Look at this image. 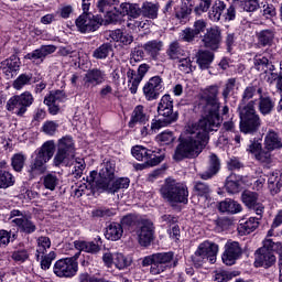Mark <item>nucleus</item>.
Instances as JSON below:
<instances>
[{
	"label": "nucleus",
	"mask_w": 282,
	"mask_h": 282,
	"mask_svg": "<svg viewBox=\"0 0 282 282\" xmlns=\"http://www.w3.org/2000/svg\"><path fill=\"white\" fill-rule=\"evenodd\" d=\"M221 164L219 163V158L217 155L212 154L209 156V167L206 172L199 174L200 180H210L214 175L219 173V169Z\"/></svg>",
	"instance_id": "obj_37"
},
{
	"label": "nucleus",
	"mask_w": 282,
	"mask_h": 282,
	"mask_svg": "<svg viewBox=\"0 0 282 282\" xmlns=\"http://www.w3.org/2000/svg\"><path fill=\"white\" fill-rule=\"evenodd\" d=\"M56 151V144L54 141H46L41 148L35 150L33 159L29 165L28 173L31 180L43 175L47 171V162L54 158Z\"/></svg>",
	"instance_id": "obj_3"
},
{
	"label": "nucleus",
	"mask_w": 282,
	"mask_h": 282,
	"mask_svg": "<svg viewBox=\"0 0 282 282\" xmlns=\"http://www.w3.org/2000/svg\"><path fill=\"white\" fill-rule=\"evenodd\" d=\"M225 248L226 250L223 253V262L225 265H235L237 259L241 257V247L239 246V242H227Z\"/></svg>",
	"instance_id": "obj_22"
},
{
	"label": "nucleus",
	"mask_w": 282,
	"mask_h": 282,
	"mask_svg": "<svg viewBox=\"0 0 282 282\" xmlns=\"http://www.w3.org/2000/svg\"><path fill=\"white\" fill-rule=\"evenodd\" d=\"M131 263H133V259L120 252L113 253V265L117 268V270H127Z\"/></svg>",
	"instance_id": "obj_45"
},
{
	"label": "nucleus",
	"mask_w": 282,
	"mask_h": 282,
	"mask_svg": "<svg viewBox=\"0 0 282 282\" xmlns=\"http://www.w3.org/2000/svg\"><path fill=\"white\" fill-rule=\"evenodd\" d=\"M160 193L170 204H188V187L175 180L167 178Z\"/></svg>",
	"instance_id": "obj_5"
},
{
	"label": "nucleus",
	"mask_w": 282,
	"mask_h": 282,
	"mask_svg": "<svg viewBox=\"0 0 282 282\" xmlns=\"http://www.w3.org/2000/svg\"><path fill=\"white\" fill-rule=\"evenodd\" d=\"M193 12V9L188 3L182 2L178 8L175 9V17L178 19V21H184V19H188L191 17V13Z\"/></svg>",
	"instance_id": "obj_50"
},
{
	"label": "nucleus",
	"mask_w": 282,
	"mask_h": 282,
	"mask_svg": "<svg viewBox=\"0 0 282 282\" xmlns=\"http://www.w3.org/2000/svg\"><path fill=\"white\" fill-rule=\"evenodd\" d=\"M140 221L142 219H139L138 216L129 214L121 218L122 226H127L128 228H133L137 226V228L140 226Z\"/></svg>",
	"instance_id": "obj_60"
},
{
	"label": "nucleus",
	"mask_w": 282,
	"mask_h": 282,
	"mask_svg": "<svg viewBox=\"0 0 282 282\" xmlns=\"http://www.w3.org/2000/svg\"><path fill=\"white\" fill-rule=\"evenodd\" d=\"M78 257L80 252L75 254V257L59 259L55 262L53 267V272L59 279H72L78 273Z\"/></svg>",
	"instance_id": "obj_8"
},
{
	"label": "nucleus",
	"mask_w": 282,
	"mask_h": 282,
	"mask_svg": "<svg viewBox=\"0 0 282 282\" xmlns=\"http://www.w3.org/2000/svg\"><path fill=\"white\" fill-rule=\"evenodd\" d=\"M200 42L203 43V47H206V50L217 52L221 45V31L217 26L207 29L206 33L200 36Z\"/></svg>",
	"instance_id": "obj_15"
},
{
	"label": "nucleus",
	"mask_w": 282,
	"mask_h": 282,
	"mask_svg": "<svg viewBox=\"0 0 282 282\" xmlns=\"http://www.w3.org/2000/svg\"><path fill=\"white\" fill-rule=\"evenodd\" d=\"M218 210L220 213H228L229 215H237V213H241V204L237 203V200L226 198L220 202L218 205Z\"/></svg>",
	"instance_id": "obj_34"
},
{
	"label": "nucleus",
	"mask_w": 282,
	"mask_h": 282,
	"mask_svg": "<svg viewBox=\"0 0 282 282\" xmlns=\"http://www.w3.org/2000/svg\"><path fill=\"white\" fill-rule=\"evenodd\" d=\"M274 99L270 97L268 94L263 93L261 97H259L258 109L262 116H270L274 110Z\"/></svg>",
	"instance_id": "obj_32"
},
{
	"label": "nucleus",
	"mask_w": 282,
	"mask_h": 282,
	"mask_svg": "<svg viewBox=\"0 0 282 282\" xmlns=\"http://www.w3.org/2000/svg\"><path fill=\"white\" fill-rule=\"evenodd\" d=\"M268 186L271 192V195H276L282 187L281 173L272 172L268 176Z\"/></svg>",
	"instance_id": "obj_41"
},
{
	"label": "nucleus",
	"mask_w": 282,
	"mask_h": 282,
	"mask_svg": "<svg viewBox=\"0 0 282 282\" xmlns=\"http://www.w3.org/2000/svg\"><path fill=\"white\" fill-rule=\"evenodd\" d=\"M32 82V74H21L14 82H13V88L14 89H23L25 85H30Z\"/></svg>",
	"instance_id": "obj_56"
},
{
	"label": "nucleus",
	"mask_w": 282,
	"mask_h": 282,
	"mask_svg": "<svg viewBox=\"0 0 282 282\" xmlns=\"http://www.w3.org/2000/svg\"><path fill=\"white\" fill-rule=\"evenodd\" d=\"M44 188H47V191H56V187L58 186V176L56 174H46L43 178Z\"/></svg>",
	"instance_id": "obj_55"
},
{
	"label": "nucleus",
	"mask_w": 282,
	"mask_h": 282,
	"mask_svg": "<svg viewBox=\"0 0 282 282\" xmlns=\"http://www.w3.org/2000/svg\"><path fill=\"white\" fill-rule=\"evenodd\" d=\"M178 118L180 112L173 110V98L171 95H164L158 105V117L151 122V131L171 127Z\"/></svg>",
	"instance_id": "obj_4"
},
{
	"label": "nucleus",
	"mask_w": 282,
	"mask_h": 282,
	"mask_svg": "<svg viewBox=\"0 0 282 282\" xmlns=\"http://www.w3.org/2000/svg\"><path fill=\"white\" fill-rule=\"evenodd\" d=\"M131 184L129 177H120L112 181L104 191L110 194L118 193L121 188H127Z\"/></svg>",
	"instance_id": "obj_43"
},
{
	"label": "nucleus",
	"mask_w": 282,
	"mask_h": 282,
	"mask_svg": "<svg viewBox=\"0 0 282 282\" xmlns=\"http://www.w3.org/2000/svg\"><path fill=\"white\" fill-rule=\"evenodd\" d=\"M105 14L107 23H118L120 17H122V8L113 7V9L106 11Z\"/></svg>",
	"instance_id": "obj_54"
},
{
	"label": "nucleus",
	"mask_w": 282,
	"mask_h": 282,
	"mask_svg": "<svg viewBox=\"0 0 282 282\" xmlns=\"http://www.w3.org/2000/svg\"><path fill=\"white\" fill-rule=\"evenodd\" d=\"M197 36L199 35L193 31V28H186L180 33V40L183 41V43H194Z\"/></svg>",
	"instance_id": "obj_58"
},
{
	"label": "nucleus",
	"mask_w": 282,
	"mask_h": 282,
	"mask_svg": "<svg viewBox=\"0 0 282 282\" xmlns=\"http://www.w3.org/2000/svg\"><path fill=\"white\" fill-rule=\"evenodd\" d=\"M66 99L67 97L63 90H55L44 98V105H47L52 116H56L61 111V102H65Z\"/></svg>",
	"instance_id": "obj_18"
},
{
	"label": "nucleus",
	"mask_w": 282,
	"mask_h": 282,
	"mask_svg": "<svg viewBox=\"0 0 282 282\" xmlns=\"http://www.w3.org/2000/svg\"><path fill=\"white\" fill-rule=\"evenodd\" d=\"M110 39L117 43H122L123 45H131V43H133V35L124 33L120 29L111 31Z\"/></svg>",
	"instance_id": "obj_44"
},
{
	"label": "nucleus",
	"mask_w": 282,
	"mask_h": 282,
	"mask_svg": "<svg viewBox=\"0 0 282 282\" xmlns=\"http://www.w3.org/2000/svg\"><path fill=\"white\" fill-rule=\"evenodd\" d=\"M137 228V237L140 246L144 248L151 246V241H153V223L143 219L139 223Z\"/></svg>",
	"instance_id": "obj_17"
},
{
	"label": "nucleus",
	"mask_w": 282,
	"mask_h": 282,
	"mask_svg": "<svg viewBox=\"0 0 282 282\" xmlns=\"http://www.w3.org/2000/svg\"><path fill=\"white\" fill-rule=\"evenodd\" d=\"M122 10V17H131V19H138L142 15V7L138 3L123 2L120 4Z\"/></svg>",
	"instance_id": "obj_38"
},
{
	"label": "nucleus",
	"mask_w": 282,
	"mask_h": 282,
	"mask_svg": "<svg viewBox=\"0 0 282 282\" xmlns=\"http://www.w3.org/2000/svg\"><path fill=\"white\" fill-rule=\"evenodd\" d=\"M124 234V229H122V225L118 223H111L105 232L106 239L109 241H119L122 239V235Z\"/></svg>",
	"instance_id": "obj_36"
},
{
	"label": "nucleus",
	"mask_w": 282,
	"mask_h": 282,
	"mask_svg": "<svg viewBox=\"0 0 282 282\" xmlns=\"http://www.w3.org/2000/svg\"><path fill=\"white\" fill-rule=\"evenodd\" d=\"M11 224H15L20 230V232H24L25 235H32V232H36V225L30 220V218L23 215V212L19 209H13L10 213Z\"/></svg>",
	"instance_id": "obj_14"
},
{
	"label": "nucleus",
	"mask_w": 282,
	"mask_h": 282,
	"mask_svg": "<svg viewBox=\"0 0 282 282\" xmlns=\"http://www.w3.org/2000/svg\"><path fill=\"white\" fill-rule=\"evenodd\" d=\"M194 191L196 195L199 197H205V199H208L210 196V186L204 182H194Z\"/></svg>",
	"instance_id": "obj_51"
},
{
	"label": "nucleus",
	"mask_w": 282,
	"mask_h": 282,
	"mask_svg": "<svg viewBox=\"0 0 282 282\" xmlns=\"http://www.w3.org/2000/svg\"><path fill=\"white\" fill-rule=\"evenodd\" d=\"M149 72V66L147 64H141L138 68V72L129 68L127 72L128 78V88L131 94H138V87H140V83H142V78Z\"/></svg>",
	"instance_id": "obj_16"
},
{
	"label": "nucleus",
	"mask_w": 282,
	"mask_h": 282,
	"mask_svg": "<svg viewBox=\"0 0 282 282\" xmlns=\"http://www.w3.org/2000/svg\"><path fill=\"white\" fill-rule=\"evenodd\" d=\"M147 122H149V111L143 106H137L129 121L130 129H133L135 124H147Z\"/></svg>",
	"instance_id": "obj_27"
},
{
	"label": "nucleus",
	"mask_w": 282,
	"mask_h": 282,
	"mask_svg": "<svg viewBox=\"0 0 282 282\" xmlns=\"http://www.w3.org/2000/svg\"><path fill=\"white\" fill-rule=\"evenodd\" d=\"M83 80L84 87L86 89H90L91 87H98V85H102V83L107 80V74L105 73V70L94 68L85 74Z\"/></svg>",
	"instance_id": "obj_21"
},
{
	"label": "nucleus",
	"mask_w": 282,
	"mask_h": 282,
	"mask_svg": "<svg viewBox=\"0 0 282 282\" xmlns=\"http://www.w3.org/2000/svg\"><path fill=\"white\" fill-rule=\"evenodd\" d=\"M208 17L215 23L221 21V17L225 21H235L237 19V8L234 4L227 7L226 2L216 0L208 12Z\"/></svg>",
	"instance_id": "obj_9"
},
{
	"label": "nucleus",
	"mask_w": 282,
	"mask_h": 282,
	"mask_svg": "<svg viewBox=\"0 0 282 282\" xmlns=\"http://www.w3.org/2000/svg\"><path fill=\"white\" fill-rule=\"evenodd\" d=\"M241 199L248 208L254 210L258 217H261L263 215V205L259 203V195L257 193L245 191L241 195Z\"/></svg>",
	"instance_id": "obj_23"
},
{
	"label": "nucleus",
	"mask_w": 282,
	"mask_h": 282,
	"mask_svg": "<svg viewBox=\"0 0 282 282\" xmlns=\"http://www.w3.org/2000/svg\"><path fill=\"white\" fill-rule=\"evenodd\" d=\"M276 33L272 29H265L257 33L258 44L261 47H272Z\"/></svg>",
	"instance_id": "obj_35"
},
{
	"label": "nucleus",
	"mask_w": 282,
	"mask_h": 282,
	"mask_svg": "<svg viewBox=\"0 0 282 282\" xmlns=\"http://www.w3.org/2000/svg\"><path fill=\"white\" fill-rule=\"evenodd\" d=\"M75 149L74 139L64 137L58 140L57 150L53 158V166H74Z\"/></svg>",
	"instance_id": "obj_6"
},
{
	"label": "nucleus",
	"mask_w": 282,
	"mask_h": 282,
	"mask_svg": "<svg viewBox=\"0 0 282 282\" xmlns=\"http://www.w3.org/2000/svg\"><path fill=\"white\" fill-rule=\"evenodd\" d=\"M74 171L75 177H83V171L86 169L85 159H74Z\"/></svg>",
	"instance_id": "obj_63"
},
{
	"label": "nucleus",
	"mask_w": 282,
	"mask_h": 282,
	"mask_svg": "<svg viewBox=\"0 0 282 282\" xmlns=\"http://www.w3.org/2000/svg\"><path fill=\"white\" fill-rule=\"evenodd\" d=\"M120 3V0H98L97 1V10L98 12H109V10H113L116 6Z\"/></svg>",
	"instance_id": "obj_53"
},
{
	"label": "nucleus",
	"mask_w": 282,
	"mask_h": 282,
	"mask_svg": "<svg viewBox=\"0 0 282 282\" xmlns=\"http://www.w3.org/2000/svg\"><path fill=\"white\" fill-rule=\"evenodd\" d=\"M14 186V175L8 171V163L0 162V188H10Z\"/></svg>",
	"instance_id": "obj_31"
},
{
	"label": "nucleus",
	"mask_w": 282,
	"mask_h": 282,
	"mask_svg": "<svg viewBox=\"0 0 282 282\" xmlns=\"http://www.w3.org/2000/svg\"><path fill=\"white\" fill-rule=\"evenodd\" d=\"M116 180V161L105 160L99 171V180L96 181L97 188L104 191Z\"/></svg>",
	"instance_id": "obj_13"
},
{
	"label": "nucleus",
	"mask_w": 282,
	"mask_h": 282,
	"mask_svg": "<svg viewBox=\"0 0 282 282\" xmlns=\"http://www.w3.org/2000/svg\"><path fill=\"white\" fill-rule=\"evenodd\" d=\"M177 69L183 72V74H191V72H195V66H193V61L189 56H182L180 59L176 61Z\"/></svg>",
	"instance_id": "obj_49"
},
{
	"label": "nucleus",
	"mask_w": 282,
	"mask_h": 282,
	"mask_svg": "<svg viewBox=\"0 0 282 282\" xmlns=\"http://www.w3.org/2000/svg\"><path fill=\"white\" fill-rule=\"evenodd\" d=\"M74 245L76 250H79V252H88L89 254H98V252H100V246H98L94 241L87 242L78 240L75 241Z\"/></svg>",
	"instance_id": "obj_40"
},
{
	"label": "nucleus",
	"mask_w": 282,
	"mask_h": 282,
	"mask_svg": "<svg viewBox=\"0 0 282 282\" xmlns=\"http://www.w3.org/2000/svg\"><path fill=\"white\" fill-rule=\"evenodd\" d=\"M79 282H105V278L85 272L79 274Z\"/></svg>",
	"instance_id": "obj_64"
},
{
	"label": "nucleus",
	"mask_w": 282,
	"mask_h": 282,
	"mask_svg": "<svg viewBox=\"0 0 282 282\" xmlns=\"http://www.w3.org/2000/svg\"><path fill=\"white\" fill-rule=\"evenodd\" d=\"M235 276H237V274H235L232 271L218 270L215 272L214 279L217 282H227L235 279Z\"/></svg>",
	"instance_id": "obj_59"
},
{
	"label": "nucleus",
	"mask_w": 282,
	"mask_h": 282,
	"mask_svg": "<svg viewBox=\"0 0 282 282\" xmlns=\"http://www.w3.org/2000/svg\"><path fill=\"white\" fill-rule=\"evenodd\" d=\"M56 52V46L55 45H42L40 48L34 50L31 53H28L24 58L26 61H45V57L50 56V54H54Z\"/></svg>",
	"instance_id": "obj_24"
},
{
	"label": "nucleus",
	"mask_w": 282,
	"mask_h": 282,
	"mask_svg": "<svg viewBox=\"0 0 282 282\" xmlns=\"http://www.w3.org/2000/svg\"><path fill=\"white\" fill-rule=\"evenodd\" d=\"M264 149L267 151H276V149H282V138L274 130H269L264 138Z\"/></svg>",
	"instance_id": "obj_29"
},
{
	"label": "nucleus",
	"mask_w": 282,
	"mask_h": 282,
	"mask_svg": "<svg viewBox=\"0 0 282 282\" xmlns=\"http://www.w3.org/2000/svg\"><path fill=\"white\" fill-rule=\"evenodd\" d=\"M145 54L153 61H158L160 52L164 50V42L162 40H150L142 45Z\"/></svg>",
	"instance_id": "obj_25"
},
{
	"label": "nucleus",
	"mask_w": 282,
	"mask_h": 282,
	"mask_svg": "<svg viewBox=\"0 0 282 282\" xmlns=\"http://www.w3.org/2000/svg\"><path fill=\"white\" fill-rule=\"evenodd\" d=\"M52 247V240H50V237L41 236L37 238V249H36V260H41V254H45L47 252V249Z\"/></svg>",
	"instance_id": "obj_47"
},
{
	"label": "nucleus",
	"mask_w": 282,
	"mask_h": 282,
	"mask_svg": "<svg viewBox=\"0 0 282 282\" xmlns=\"http://www.w3.org/2000/svg\"><path fill=\"white\" fill-rule=\"evenodd\" d=\"M34 96L30 91L11 97L7 102L8 111H13L17 116H23L28 111V107H32Z\"/></svg>",
	"instance_id": "obj_10"
},
{
	"label": "nucleus",
	"mask_w": 282,
	"mask_h": 282,
	"mask_svg": "<svg viewBox=\"0 0 282 282\" xmlns=\"http://www.w3.org/2000/svg\"><path fill=\"white\" fill-rule=\"evenodd\" d=\"M162 90V77H151L143 86V94L149 101L158 100L160 98V91Z\"/></svg>",
	"instance_id": "obj_19"
},
{
	"label": "nucleus",
	"mask_w": 282,
	"mask_h": 282,
	"mask_svg": "<svg viewBox=\"0 0 282 282\" xmlns=\"http://www.w3.org/2000/svg\"><path fill=\"white\" fill-rule=\"evenodd\" d=\"M131 153L135 160H139V162H142V160H147L149 155H151V150L142 147V145H134L131 149Z\"/></svg>",
	"instance_id": "obj_52"
},
{
	"label": "nucleus",
	"mask_w": 282,
	"mask_h": 282,
	"mask_svg": "<svg viewBox=\"0 0 282 282\" xmlns=\"http://www.w3.org/2000/svg\"><path fill=\"white\" fill-rule=\"evenodd\" d=\"M215 61V53L208 50H199L196 53V63L200 69H209Z\"/></svg>",
	"instance_id": "obj_28"
},
{
	"label": "nucleus",
	"mask_w": 282,
	"mask_h": 282,
	"mask_svg": "<svg viewBox=\"0 0 282 282\" xmlns=\"http://www.w3.org/2000/svg\"><path fill=\"white\" fill-rule=\"evenodd\" d=\"M235 87H237V79L236 78L227 79L225 87L223 89V98L225 102H227L228 98H230V94L235 91Z\"/></svg>",
	"instance_id": "obj_57"
},
{
	"label": "nucleus",
	"mask_w": 282,
	"mask_h": 282,
	"mask_svg": "<svg viewBox=\"0 0 282 282\" xmlns=\"http://www.w3.org/2000/svg\"><path fill=\"white\" fill-rule=\"evenodd\" d=\"M241 6L245 12H257L261 8L259 0H241Z\"/></svg>",
	"instance_id": "obj_62"
},
{
	"label": "nucleus",
	"mask_w": 282,
	"mask_h": 282,
	"mask_svg": "<svg viewBox=\"0 0 282 282\" xmlns=\"http://www.w3.org/2000/svg\"><path fill=\"white\" fill-rule=\"evenodd\" d=\"M259 219H261V216L250 217L248 220H241L238 226L239 235H250V232H254V230L259 228Z\"/></svg>",
	"instance_id": "obj_33"
},
{
	"label": "nucleus",
	"mask_w": 282,
	"mask_h": 282,
	"mask_svg": "<svg viewBox=\"0 0 282 282\" xmlns=\"http://www.w3.org/2000/svg\"><path fill=\"white\" fill-rule=\"evenodd\" d=\"M219 87L209 86L200 95L198 109L203 118L197 123H192L185 128L184 134L178 139V144L174 152V160H193L197 158L208 144V133L219 129L223 119L219 116Z\"/></svg>",
	"instance_id": "obj_1"
},
{
	"label": "nucleus",
	"mask_w": 282,
	"mask_h": 282,
	"mask_svg": "<svg viewBox=\"0 0 282 282\" xmlns=\"http://www.w3.org/2000/svg\"><path fill=\"white\" fill-rule=\"evenodd\" d=\"M54 259H56V252H54V251H51L46 256L40 254L42 270H50V268L52 265V261H54Z\"/></svg>",
	"instance_id": "obj_61"
},
{
	"label": "nucleus",
	"mask_w": 282,
	"mask_h": 282,
	"mask_svg": "<svg viewBox=\"0 0 282 282\" xmlns=\"http://www.w3.org/2000/svg\"><path fill=\"white\" fill-rule=\"evenodd\" d=\"M155 261L156 267L150 268L151 274L154 275L162 274V272L177 267V259H175V253L172 251L155 253Z\"/></svg>",
	"instance_id": "obj_12"
},
{
	"label": "nucleus",
	"mask_w": 282,
	"mask_h": 282,
	"mask_svg": "<svg viewBox=\"0 0 282 282\" xmlns=\"http://www.w3.org/2000/svg\"><path fill=\"white\" fill-rule=\"evenodd\" d=\"M276 263V256H274V250H267L265 248H260L256 251V268H272Z\"/></svg>",
	"instance_id": "obj_20"
},
{
	"label": "nucleus",
	"mask_w": 282,
	"mask_h": 282,
	"mask_svg": "<svg viewBox=\"0 0 282 282\" xmlns=\"http://www.w3.org/2000/svg\"><path fill=\"white\" fill-rule=\"evenodd\" d=\"M75 25L78 32L87 34L89 32H96L102 25V19L100 15H94V13H82L76 19Z\"/></svg>",
	"instance_id": "obj_11"
},
{
	"label": "nucleus",
	"mask_w": 282,
	"mask_h": 282,
	"mask_svg": "<svg viewBox=\"0 0 282 282\" xmlns=\"http://www.w3.org/2000/svg\"><path fill=\"white\" fill-rule=\"evenodd\" d=\"M262 94L263 87L257 83H252L245 88L241 102L238 106L241 133L253 135L261 129V117L257 113L256 108L257 100H252V98H256V96L260 98Z\"/></svg>",
	"instance_id": "obj_2"
},
{
	"label": "nucleus",
	"mask_w": 282,
	"mask_h": 282,
	"mask_svg": "<svg viewBox=\"0 0 282 282\" xmlns=\"http://www.w3.org/2000/svg\"><path fill=\"white\" fill-rule=\"evenodd\" d=\"M217 252H219V246L216 243L210 241L202 242L192 256V261L195 265H202L207 261L215 263L217 261Z\"/></svg>",
	"instance_id": "obj_7"
},
{
	"label": "nucleus",
	"mask_w": 282,
	"mask_h": 282,
	"mask_svg": "<svg viewBox=\"0 0 282 282\" xmlns=\"http://www.w3.org/2000/svg\"><path fill=\"white\" fill-rule=\"evenodd\" d=\"M111 52H113V45L111 43H104L94 51L93 56L94 58L102 61L107 58Z\"/></svg>",
	"instance_id": "obj_48"
},
{
	"label": "nucleus",
	"mask_w": 282,
	"mask_h": 282,
	"mask_svg": "<svg viewBox=\"0 0 282 282\" xmlns=\"http://www.w3.org/2000/svg\"><path fill=\"white\" fill-rule=\"evenodd\" d=\"M241 184L248 185V177L231 174L227 177L225 187L227 192L235 195V193H239L241 191Z\"/></svg>",
	"instance_id": "obj_26"
},
{
	"label": "nucleus",
	"mask_w": 282,
	"mask_h": 282,
	"mask_svg": "<svg viewBox=\"0 0 282 282\" xmlns=\"http://www.w3.org/2000/svg\"><path fill=\"white\" fill-rule=\"evenodd\" d=\"M186 52L182 46L180 45V42L174 41L170 43L167 50H166V56L170 58V61H180L182 56H185Z\"/></svg>",
	"instance_id": "obj_39"
},
{
	"label": "nucleus",
	"mask_w": 282,
	"mask_h": 282,
	"mask_svg": "<svg viewBox=\"0 0 282 282\" xmlns=\"http://www.w3.org/2000/svg\"><path fill=\"white\" fill-rule=\"evenodd\" d=\"M0 67L3 70V74L9 78L12 77L13 72H19L21 68V59L17 55L11 56L9 59H4L0 63Z\"/></svg>",
	"instance_id": "obj_30"
},
{
	"label": "nucleus",
	"mask_w": 282,
	"mask_h": 282,
	"mask_svg": "<svg viewBox=\"0 0 282 282\" xmlns=\"http://www.w3.org/2000/svg\"><path fill=\"white\" fill-rule=\"evenodd\" d=\"M253 63L258 72H264V74H268V72H274V65H272L267 57L256 56Z\"/></svg>",
	"instance_id": "obj_46"
},
{
	"label": "nucleus",
	"mask_w": 282,
	"mask_h": 282,
	"mask_svg": "<svg viewBox=\"0 0 282 282\" xmlns=\"http://www.w3.org/2000/svg\"><path fill=\"white\" fill-rule=\"evenodd\" d=\"M160 10V4L145 1L141 6V15L145 19H155Z\"/></svg>",
	"instance_id": "obj_42"
}]
</instances>
